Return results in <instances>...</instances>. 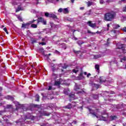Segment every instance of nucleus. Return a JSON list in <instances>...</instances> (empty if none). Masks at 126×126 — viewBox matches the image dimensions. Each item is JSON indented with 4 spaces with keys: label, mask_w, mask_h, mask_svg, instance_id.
I'll return each instance as SVG.
<instances>
[{
    "label": "nucleus",
    "mask_w": 126,
    "mask_h": 126,
    "mask_svg": "<svg viewBox=\"0 0 126 126\" xmlns=\"http://www.w3.org/2000/svg\"><path fill=\"white\" fill-rule=\"evenodd\" d=\"M116 16V12L112 11L104 14L103 19L105 21H112Z\"/></svg>",
    "instance_id": "1"
},
{
    "label": "nucleus",
    "mask_w": 126,
    "mask_h": 126,
    "mask_svg": "<svg viewBox=\"0 0 126 126\" xmlns=\"http://www.w3.org/2000/svg\"><path fill=\"white\" fill-rule=\"evenodd\" d=\"M89 111L90 113H91V114H92V115H93L94 117H96L97 119H98V120H99V121H106L107 120V117H105L102 116H99V117H98V116L96 115V114H95V112H94V111H93V110L89 109Z\"/></svg>",
    "instance_id": "2"
},
{
    "label": "nucleus",
    "mask_w": 126,
    "mask_h": 126,
    "mask_svg": "<svg viewBox=\"0 0 126 126\" xmlns=\"http://www.w3.org/2000/svg\"><path fill=\"white\" fill-rule=\"evenodd\" d=\"M58 12L59 13H62V12L63 13H64V14H67V13L69 12L68 8H60L58 9Z\"/></svg>",
    "instance_id": "3"
},
{
    "label": "nucleus",
    "mask_w": 126,
    "mask_h": 126,
    "mask_svg": "<svg viewBox=\"0 0 126 126\" xmlns=\"http://www.w3.org/2000/svg\"><path fill=\"white\" fill-rule=\"evenodd\" d=\"M34 22H35V20L31 21L29 23L26 24H22V28H25L26 29H28V28H29V27L30 26V25L32 24V23H34Z\"/></svg>",
    "instance_id": "4"
},
{
    "label": "nucleus",
    "mask_w": 126,
    "mask_h": 126,
    "mask_svg": "<svg viewBox=\"0 0 126 126\" xmlns=\"http://www.w3.org/2000/svg\"><path fill=\"white\" fill-rule=\"evenodd\" d=\"M35 21H36L37 23H38L39 22H41L42 23H43V25H46V24H47V21H46V20L42 17L38 18V20H34V22Z\"/></svg>",
    "instance_id": "5"
},
{
    "label": "nucleus",
    "mask_w": 126,
    "mask_h": 126,
    "mask_svg": "<svg viewBox=\"0 0 126 126\" xmlns=\"http://www.w3.org/2000/svg\"><path fill=\"white\" fill-rule=\"evenodd\" d=\"M26 119H29L30 120L35 121V120L37 119V117L32 115L30 113H28V114L26 116Z\"/></svg>",
    "instance_id": "6"
},
{
    "label": "nucleus",
    "mask_w": 126,
    "mask_h": 126,
    "mask_svg": "<svg viewBox=\"0 0 126 126\" xmlns=\"http://www.w3.org/2000/svg\"><path fill=\"white\" fill-rule=\"evenodd\" d=\"M13 108V106L12 105H7L6 107L4 108V111H0V115H1L2 114H3L4 112L7 111L8 109H12Z\"/></svg>",
    "instance_id": "7"
},
{
    "label": "nucleus",
    "mask_w": 126,
    "mask_h": 126,
    "mask_svg": "<svg viewBox=\"0 0 126 126\" xmlns=\"http://www.w3.org/2000/svg\"><path fill=\"white\" fill-rule=\"evenodd\" d=\"M90 85H91V86H92V87H94V88H96V89H98V88L100 87L99 85L96 84L93 82H90Z\"/></svg>",
    "instance_id": "8"
},
{
    "label": "nucleus",
    "mask_w": 126,
    "mask_h": 126,
    "mask_svg": "<svg viewBox=\"0 0 126 126\" xmlns=\"http://www.w3.org/2000/svg\"><path fill=\"white\" fill-rule=\"evenodd\" d=\"M25 122V119H20L19 120L17 121L16 122L17 125L18 126H21L22 124H23V122Z\"/></svg>",
    "instance_id": "9"
},
{
    "label": "nucleus",
    "mask_w": 126,
    "mask_h": 126,
    "mask_svg": "<svg viewBox=\"0 0 126 126\" xmlns=\"http://www.w3.org/2000/svg\"><path fill=\"white\" fill-rule=\"evenodd\" d=\"M124 44H122V43H117L116 44V47L117 48V49H119L120 51L122 50V49H123V48H124L125 47H124Z\"/></svg>",
    "instance_id": "10"
},
{
    "label": "nucleus",
    "mask_w": 126,
    "mask_h": 126,
    "mask_svg": "<svg viewBox=\"0 0 126 126\" xmlns=\"http://www.w3.org/2000/svg\"><path fill=\"white\" fill-rule=\"evenodd\" d=\"M69 97L70 98V99H69L70 102H71V100H74V99H76V97H75V95H74V94H69Z\"/></svg>",
    "instance_id": "11"
},
{
    "label": "nucleus",
    "mask_w": 126,
    "mask_h": 126,
    "mask_svg": "<svg viewBox=\"0 0 126 126\" xmlns=\"http://www.w3.org/2000/svg\"><path fill=\"white\" fill-rule=\"evenodd\" d=\"M54 13H50L49 17L51 18H53V19H58V16L56 15V12H54Z\"/></svg>",
    "instance_id": "12"
},
{
    "label": "nucleus",
    "mask_w": 126,
    "mask_h": 126,
    "mask_svg": "<svg viewBox=\"0 0 126 126\" xmlns=\"http://www.w3.org/2000/svg\"><path fill=\"white\" fill-rule=\"evenodd\" d=\"M88 25L90 26V27H92V28H95V27H96V24H93L92 22H91V21H89L88 22Z\"/></svg>",
    "instance_id": "13"
},
{
    "label": "nucleus",
    "mask_w": 126,
    "mask_h": 126,
    "mask_svg": "<svg viewBox=\"0 0 126 126\" xmlns=\"http://www.w3.org/2000/svg\"><path fill=\"white\" fill-rule=\"evenodd\" d=\"M99 83H103V82H107V80H106V78L103 76L100 77L99 78Z\"/></svg>",
    "instance_id": "14"
},
{
    "label": "nucleus",
    "mask_w": 126,
    "mask_h": 126,
    "mask_svg": "<svg viewBox=\"0 0 126 126\" xmlns=\"http://www.w3.org/2000/svg\"><path fill=\"white\" fill-rule=\"evenodd\" d=\"M5 99L10 100V101H13L14 100V97L11 95H7L5 96Z\"/></svg>",
    "instance_id": "15"
},
{
    "label": "nucleus",
    "mask_w": 126,
    "mask_h": 126,
    "mask_svg": "<svg viewBox=\"0 0 126 126\" xmlns=\"http://www.w3.org/2000/svg\"><path fill=\"white\" fill-rule=\"evenodd\" d=\"M118 62L116 60H114V61H112L110 62V65L111 66V67L112 68H114L112 64H114V65H117Z\"/></svg>",
    "instance_id": "16"
},
{
    "label": "nucleus",
    "mask_w": 126,
    "mask_h": 126,
    "mask_svg": "<svg viewBox=\"0 0 126 126\" xmlns=\"http://www.w3.org/2000/svg\"><path fill=\"white\" fill-rule=\"evenodd\" d=\"M126 104H122L121 105H115V107H116L117 109H121V108L123 107V108H125V107H126Z\"/></svg>",
    "instance_id": "17"
},
{
    "label": "nucleus",
    "mask_w": 126,
    "mask_h": 126,
    "mask_svg": "<svg viewBox=\"0 0 126 126\" xmlns=\"http://www.w3.org/2000/svg\"><path fill=\"white\" fill-rule=\"evenodd\" d=\"M84 76H83V73L81 72L79 75V76L78 77V79L79 80H81V79H84Z\"/></svg>",
    "instance_id": "18"
},
{
    "label": "nucleus",
    "mask_w": 126,
    "mask_h": 126,
    "mask_svg": "<svg viewBox=\"0 0 126 126\" xmlns=\"http://www.w3.org/2000/svg\"><path fill=\"white\" fill-rule=\"evenodd\" d=\"M31 11L32 13H34V14H36V16H38V14L40 13V12L37 11L34 9H32Z\"/></svg>",
    "instance_id": "19"
},
{
    "label": "nucleus",
    "mask_w": 126,
    "mask_h": 126,
    "mask_svg": "<svg viewBox=\"0 0 126 126\" xmlns=\"http://www.w3.org/2000/svg\"><path fill=\"white\" fill-rule=\"evenodd\" d=\"M69 92V89L68 88L64 89L63 90L64 94L65 95H68V92Z\"/></svg>",
    "instance_id": "20"
},
{
    "label": "nucleus",
    "mask_w": 126,
    "mask_h": 126,
    "mask_svg": "<svg viewBox=\"0 0 126 126\" xmlns=\"http://www.w3.org/2000/svg\"><path fill=\"white\" fill-rule=\"evenodd\" d=\"M60 48H62V49H64V50H65L66 49V45H65V43H63L60 45Z\"/></svg>",
    "instance_id": "21"
},
{
    "label": "nucleus",
    "mask_w": 126,
    "mask_h": 126,
    "mask_svg": "<svg viewBox=\"0 0 126 126\" xmlns=\"http://www.w3.org/2000/svg\"><path fill=\"white\" fill-rule=\"evenodd\" d=\"M59 0H47L48 2H51V3H57Z\"/></svg>",
    "instance_id": "22"
},
{
    "label": "nucleus",
    "mask_w": 126,
    "mask_h": 126,
    "mask_svg": "<svg viewBox=\"0 0 126 126\" xmlns=\"http://www.w3.org/2000/svg\"><path fill=\"white\" fill-rule=\"evenodd\" d=\"M80 88V85H77L75 84V87H74V90L76 91H77V90H79V89Z\"/></svg>",
    "instance_id": "23"
},
{
    "label": "nucleus",
    "mask_w": 126,
    "mask_h": 126,
    "mask_svg": "<svg viewBox=\"0 0 126 126\" xmlns=\"http://www.w3.org/2000/svg\"><path fill=\"white\" fill-rule=\"evenodd\" d=\"M118 119V117H117V116H111L110 117V121H115V120Z\"/></svg>",
    "instance_id": "24"
},
{
    "label": "nucleus",
    "mask_w": 126,
    "mask_h": 126,
    "mask_svg": "<svg viewBox=\"0 0 126 126\" xmlns=\"http://www.w3.org/2000/svg\"><path fill=\"white\" fill-rule=\"evenodd\" d=\"M54 85H55V86H60V85H61V80L58 81H56L55 82Z\"/></svg>",
    "instance_id": "25"
},
{
    "label": "nucleus",
    "mask_w": 126,
    "mask_h": 126,
    "mask_svg": "<svg viewBox=\"0 0 126 126\" xmlns=\"http://www.w3.org/2000/svg\"><path fill=\"white\" fill-rule=\"evenodd\" d=\"M93 57H94V59H99V58H101L102 56H101V55L98 54V55H93Z\"/></svg>",
    "instance_id": "26"
},
{
    "label": "nucleus",
    "mask_w": 126,
    "mask_h": 126,
    "mask_svg": "<svg viewBox=\"0 0 126 126\" xmlns=\"http://www.w3.org/2000/svg\"><path fill=\"white\" fill-rule=\"evenodd\" d=\"M95 68L96 69V71L99 72V71L100 70V66L98 64H96L95 65Z\"/></svg>",
    "instance_id": "27"
},
{
    "label": "nucleus",
    "mask_w": 126,
    "mask_h": 126,
    "mask_svg": "<svg viewBox=\"0 0 126 126\" xmlns=\"http://www.w3.org/2000/svg\"><path fill=\"white\" fill-rule=\"evenodd\" d=\"M111 96H112L111 95H110V94L107 95L106 96L107 99H106V100H108V101H109V102H112L113 101V99L109 98Z\"/></svg>",
    "instance_id": "28"
},
{
    "label": "nucleus",
    "mask_w": 126,
    "mask_h": 126,
    "mask_svg": "<svg viewBox=\"0 0 126 126\" xmlns=\"http://www.w3.org/2000/svg\"><path fill=\"white\" fill-rule=\"evenodd\" d=\"M64 108H65V109H71V104L70 103H69L67 106L64 107Z\"/></svg>",
    "instance_id": "29"
},
{
    "label": "nucleus",
    "mask_w": 126,
    "mask_h": 126,
    "mask_svg": "<svg viewBox=\"0 0 126 126\" xmlns=\"http://www.w3.org/2000/svg\"><path fill=\"white\" fill-rule=\"evenodd\" d=\"M92 97H93V99H98L99 98L98 94H93Z\"/></svg>",
    "instance_id": "30"
},
{
    "label": "nucleus",
    "mask_w": 126,
    "mask_h": 126,
    "mask_svg": "<svg viewBox=\"0 0 126 126\" xmlns=\"http://www.w3.org/2000/svg\"><path fill=\"white\" fill-rule=\"evenodd\" d=\"M112 34H119V33H120V32L117 30H113L112 31Z\"/></svg>",
    "instance_id": "31"
},
{
    "label": "nucleus",
    "mask_w": 126,
    "mask_h": 126,
    "mask_svg": "<svg viewBox=\"0 0 126 126\" xmlns=\"http://www.w3.org/2000/svg\"><path fill=\"white\" fill-rule=\"evenodd\" d=\"M84 74L85 75H87V77L89 78L90 76H91V74L90 73H89L87 74V72H84Z\"/></svg>",
    "instance_id": "32"
},
{
    "label": "nucleus",
    "mask_w": 126,
    "mask_h": 126,
    "mask_svg": "<svg viewBox=\"0 0 126 126\" xmlns=\"http://www.w3.org/2000/svg\"><path fill=\"white\" fill-rule=\"evenodd\" d=\"M48 106L49 107V108H51L52 109L53 108H55V104L53 103H50L48 104Z\"/></svg>",
    "instance_id": "33"
},
{
    "label": "nucleus",
    "mask_w": 126,
    "mask_h": 126,
    "mask_svg": "<svg viewBox=\"0 0 126 126\" xmlns=\"http://www.w3.org/2000/svg\"><path fill=\"white\" fill-rule=\"evenodd\" d=\"M77 43L78 44V45L79 46H81V45H82V44H84V42L83 41H81L80 40H78L77 42Z\"/></svg>",
    "instance_id": "34"
},
{
    "label": "nucleus",
    "mask_w": 126,
    "mask_h": 126,
    "mask_svg": "<svg viewBox=\"0 0 126 126\" xmlns=\"http://www.w3.org/2000/svg\"><path fill=\"white\" fill-rule=\"evenodd\" d=\"M87 4L88 6H91V5L93 4V2L88 1V2H87Z\"/></svg>",
    "instance_id": "35"
},
{
    "label": "nucleus",
    "mask_w": 126,
    "mask_h": 126,
    "mask_svg": "<svg viewBox=\"0 0 126 126\" xmlns=\"http://www.w3.org/2000/svg\"><path fill=\"white\" fill-rule=\"evenodd\" d=\"M40 98V96L39 95L36 94L35 95V101H37V102L39 101V99Z\"/></svg>",
    "instance_id": "36"
},
{
    "label": "nucleus",
    "mask_w": 126,
    "mask_h": 126,
    "mask_svg": "<svg viewBox=\"0 0 126 126\" xmlns=\"http://www.w3.org/2000/svg\"><path fill=\"white\" fill-rule=\"evenodd\" d=\"M79 70L78 69V68H77L76 69H73V72H74V73H77V72H78Z\"/></svg>",
    "instance_id": "37"
},
{
    "label": "nucleus",
    "mask_w": 126,
    "mask_h": 126,
    "mask_svg": "<svg viewBox=\"0 0 126 126\" xmlns=\"http://www.w3.org/2000/svg\"><path fill=\"white\" fill-rule=\"evenodd\" d=\"M91 14V10H90L89 11H87V12L85 14V15H90Z\"/></svg>",
    "instance_id": "38"
},
{
    "label": "nucleus",
    "mask_w": 126,
    "mask_h": 126,
    "mask_svg": "<svg viewBox=\"0 0 126 126\" xmlns=\"http://www.w3.org/2000/svg\"><path fill=\"white\" fill-rule=\"evenodd\" d=\"M31 27H32V28H37V26L36 24H32Z\"/></svg>",
    "instance_id": "39"
},
{
    "label": "nucleus",
    "mask_w": 126,
    "mask_h": 126,
    "mask_svg": "<svg viewBox=\"0 0 126 126\" xmlns=\"http://www.w3.org/2000/svg\"><path fill=\"white\" fill-rule=\"evenodd\" d=\"M126 57H123L122 59H121L120 62H121V63H123V62H126Z\"/></svg>",
    "instance_id": "40"
},
{
    "label": "nucleus",
    "mask_w": 126,
    "mask_h": 126,
    "mask_svg": "<svg viewBox=\"0 0 126 126\" xmlns=\"http://www.w3.org/2000/svg\"><path fill=\"white\" fill-rule=\"evenodd\" d=\"M50 13H49L48 12H45V16H46V17H50Z\"/></svg>",
    "instance_id": "41"
},
{
    "label": "nucleus",
    "mask_w": 126,
    "mask_h": 126,
    "mask_svg": "<svg viewBox=\"0 0 126 126\" xmlns=\"http://www.w3.org/2000/svg\"><path fill=\"white\" fill-rule=\"evenodd\" d=\"M113 26H114V28H116V29H117V28H120V25H117V24H114L113 25Z\"/></svg>",
    "instance_id": "42"
},
{
    "label": "nucleus",
    "mask_w": 126,
    "mask_h": 126,
    "mask_svg": "<svg viewBox=\"0 0 126 126\" xmlns=\"http://www.w3.org/2000/svg\"><path fill=\"white\" fill-rule=\"evenodd\" d=\"M22 9H21V7H20V6H19L17 8V9H16V12H18V11H20V10H21Z\"/></svg>",
    "instance_id": "43"
},
{
    "label": "nucleus",
    "mask_w": 126,
    "mask_h": 126,
    "mask_svg": "<svg viewBox=\"0 0 126 126\" xmlns=\"http://www.w3.org/2000/svg\"><path fill=\"white\" fill-rule=\"evenodd\" d=\"M121 51H122V52L123 53V54L126 53V48H125V47L123 48V49H122Z\"/></svg>",
    "instance_id": "44"
},
{
    "label": "nucleus",
    "mask_w": 126,
    "mask_h": 126,
    "mask_svg": "<svg viewBox=\"0 0 126 126\" xmlns=\"http://www.w3.org/2000/svg\"><path fill=\"white\" fill-rule=\"evenodd\" d=\"M105 93H107V94H115L114 92H105Z\"/></svg>",
    "instance_id": "45"
},
{
    "label": "nucleus",
    "mask_w": 126,
    "mask_h": 126,
    "mask_svg": "<svg viewBox=\"0 0 126 126\" xmlns=\"http://www.w3.org/2000/svg\"><path fill=\"white\" fill-rule=\"evenodd\" d=\"M88 33L89 34H92V35H96V33H95V32H91V31H88Z\"/></svg>",
    "instance_id": "46"
},
{
    "label": "nucleus",
    "mask_w": 126,
    "mask_h": 126,
    "mask_svg": "<svg viewBox=\"0 0 126 126\" xmlns=\"http://www.w3.org/2000/svg\"><path fill=\"white\" fill-rule=\"evenodd\" d=\"M32 43H37V39L33 38L32 39Z\"/></svg>",
    "instance_id": "47"
},
{
    "label": "nucleus",
    "mask_w": 126,
    "mask_h": 126,
    "mask_svg": "<svg viewBox=\"0 0 126 126\" xmlns=\"http://www.w3.org/2000/svg\"><path fill=\"white\" fill-rule=\"evenodd\" d=\"M110 40V38H108V39H107V41L108 42H107V43H106V44H105L104 45H105V46H106V47H108V46H109V40Z\"/></svg>",
    "instance_id": "48"
},
{
    "label": "nucleus",
    "mask_w": 126,
    "mask_h": 126,
    "mask_svg": "<svg viewBox=\"0 0 126 126\" xmlns=\"http://www.w3.org/2000/svg\"><path fill=\"white\" fill-rule=\"evenodd\" d=\"M3 31L6 33V34H8V32L7 31V29H6V28H4L3 29Z\"/></svg>",
    "instance_id": "49"
},
{
    "label": "nucleus",
    "mask_w": 126,
    "mask_h": 126,
    "mask_svg": "<svg viewBox=\"0 0 126 126\" xmlns=\"http://www.w3.org/2000/svg\"><path fill=\"white\" fill-rule=\"evenodd\" d=\"M122 1L123 2H124V3H126V0H121V1H119V3L120 4H121V3H122Z\"/></svg>",
    "instance_id": "50"
},
{
    "label": "nucleus",
    "mask_w": 126,
    "mask_h": 126,
    "mask_svg": "<svg viewBox=\"0 0 126 126\" xmlns=\"http://www.w3.org/2000/svg\"><path fill=\"white\" fill-rule=\"evenodd\" d=\"M14 103L16 104V106H20V104H19V102L17 101H14Z\"/></svg>",
    "instance_id": "51"
},
{
    "label": "nucleus",
    "mask_w": 126,
    "mask_h": 126,
    "mask_svg": "<svg viewBox=\"0 0 126 126\" xmlns=\"http://www.w3.org/2000/svg\"><path fill=\"white\" fill-rule=\"evenodd\" d=\"M18 19L20 21H22V18L21 16H18Z\"/></svg>",
    "instance_id": "52"
},
{
    "label": "nucleus",
    "mask_w": 126,
    "mask_h": 126,
    "mask_svg": "<svg viewBox=\"0 0 126 126\" xmlns=\"http://www.w3.org/2000/svg\"><path fill=\"white\" fill-rule=\"evenodd\" d=\"M99 2L100 4H103V3H105V1H104L103 0H100Z\"/></svg>",
    "instance_id": "53"
},
{
    "label": "nucleus",
    "mask_w": 126,
    "mask_h": 126,
    "mask_svg": "<svg viewBox=\"0 0 126 126\" xmlns=\"http://www.w3.org/2000/svg\"><path fill=\"white\" fill-rule=\"evenodd\" d=\"M39 45H42V46H44L46 45V42H39Z\"/></svg>",
    "instance_id": "54"
},
{
    "label": "nucleus",
    "mask_w": 126,
    "mask_h": 126,
    "mask_svg": "<svg viewBox=\"0 0 126 126\" xmlns=\"http://www.w3.org/2000/svg\"><path fill=\"white\" fill-rule=\"evenodd\" d=\"M73 52H74V53H75V54H78L79 53H80L81 51H76L73 50Z\"/></svg>",
    "instance_id": "55"
},
{
    "label": "nucleus",
    "mask_w": 126,
    "mask_h": 126,
    "mask_svg": "<svg viewBox=\"0 0 126 126\" xmlns=\"http://www.w3.org/2000/svg\"><path fill=\"white\" fill-rule=\"evenodd\" d=\"M84 93V91H79L78 92V94H83Z\"/></svg>",
    "instance_id": "56"
},
{
    "label": "nucleus",
    "mask_w": 126,
    "mask_h": 126,
    "mask_svg": "<svg viewBox=\"0 0 126 126\" xmlns=\"http://www.w3.org/2000/svg\"><path fill=\"white\" fill-rule=\"evenodd\" d=\"M51 113L47 114L46 113H44L43 115L44 116H47V117H49V116L50 115Z\"/></svg>",
    "instance_id": "57"
},
{
    "label": "nucleus",
    "mask_w": 126,
    "mask_h": 126,
    "mask_svg": "<svg viewBox=\"0 0 126 126\" xmlns=\"http://www.w3.org/2000/svg\"><path fill=\"white\" fill-rule=\"evenodd\" d=\"M52 70L53 71H56V70H57V69L55 67H53L52 68Z\"/></svg>",
    "instance_id": "58"
},
{
    "label": "nucleus",
    "mask_w": 126,
    "mask_h": 126,
    "mask_svg": "<svg viewBox=\"0 0 126 126\" xmlns=\"http://www.w3.org/2000/svg\"><path fill=\"white\" fill-rule=\"evenodd\" d=\"M123 31H124V32H126V27H124L122 29Z\"/></svg>",
    "instance_id": "59"
},
{
    "label": "nucleus",
    "mask_w": 126,
    "mask_h": 126,
    "mask_svg": "<svg viewBox=\"0 0 126 126\" xmlns=\"http://www.w3.org/2000/svg\"><path fill=\"white\" fill-rule=\"evenodd\" d=\"M1 90H2V88H1V87H0V96H2L1 93H0Z\"/></svg>",
    "instance_id": "60"
},
{
    "label": "nucleus",
    "mask_w": 126,
    "mask_h": 126,
    "mask_svg": "<svg viewBox=\"0 0 126 126\" xmlns=\"http://www.w3.org/2000/svg\"><path fill=\"white\" fill-rule=\"evenodd\" d=\"M3 119L4 121H5V122H7L8 120H7V119L5 118V116L3 117Z\"/></svg>",
    "instance_id": "61"
},
{
    "label": "nucleus",
    "mask_w": 126,
    "mask_h": 126,
    "mask_svg": "<svg viewBox=\"0 0 126 126\" xmlns=\"http://www.w3.org/2000/svg\"><path fill=\"white\" fill-rule=\"evenodd\" d=\"M108 82H109V83H111V82H113V80H111V79H109L108 80Z\"/></svg>",
    "instance_id": "62"
},
{
    "label": "nucleus",
    "mask_w": 126,
    "mask_h": 126,
    "mask_svg": "<svg viewBox=\"0 0 126 126\" xmlns=\"http://www.w3.org/2000/svg\"><path fill=\"white\" fill-rule=\"evenodd\" d=\"M72 124H73L74 125H76V124H77V123L76 122V121H73L72 122Z\"/></svg>",
    "instance_id": "63"
},
{
    "label": "nucleus",
    "mask_w": 126,
    "mask_h": 126,
    "mask_svg": "<svg viewBox=\"0 0 126 126\" xmlns=\"http://www.w3.org/2000/svg\"><path fill=\"white\" fill-rule=\"evenodd\" d=\"M48 90H52V87L51 86H49V88H48Z\"/></svg>",
    "instance_id": "64"
}]
</instances>
